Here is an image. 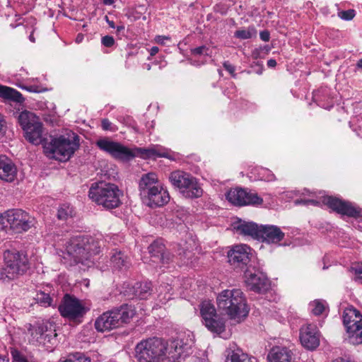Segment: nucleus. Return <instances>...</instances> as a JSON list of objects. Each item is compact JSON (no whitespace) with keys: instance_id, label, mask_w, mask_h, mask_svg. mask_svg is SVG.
I'll use <instances>...</instances> for the list:
<instances>
[{"instance_id":"f257e3e1","label":"nucleus","mask_w":362,"mask_h":362,"mask_svg":"<svg viewBox=\"0 0 362 362\" xmlns=\"http://www.w3.org/2000/svg\"><path fill=\"white\" fill-rule=\"evenodd\" d=\"M103 241L91 236L77 235L70 238L62 250L64 259L70 265L81 263L89 266L94 263V257L101 251Z\"/></svg>"},{"instance_id":"f03ea898","label":"nucleus","mask_w":362,"mask_h":362,"mask_svg":"<svg viewBox=\"0 0 362 362\" xmlns=\"http://www.w3.org/2000/svg\"><path fill=\"white\" fill-rule=\"evenodd\" d=\"M139 191L142 202L150 208L160 207L168 203L170 195L155 173L141 175Z\"/></svg>"},{"instance_id":"7ed1b4c3","label":"nucleus","mask_w":362,"mask_h":362,"mask_svg":"<svg viewBox=\"0 0 362 362\" xmlns=\"http://www.w3.org/2000/svg\"><path fill=\"white\" fill-rule=\"evenodd\" d=\"M218 309L228 318L240 323L249 313V307L243 293L240 289L224 290L216 298Z\"/></svg>"},{"instance_id":"20e7f679","label":"nucleus","mask_w":362,"mask_h":362,"mask_svg":"<svg viewBox=\"0 0 362 362\" xmlns=\"http://www.w3.org/2000/svg\"><path fill=\"white\" fill-rule=\"evenodd\" d=\"M122 195L116 185L104 181L93 183L88 191L89 198L106 209L119 207L122 204L120 198Z\"/></svg>"},{"instance_id":"39448f33","label":"nucleus","mask_w":362,"mask_h":362,"mask_svg":"<svg viewBox=\"0 0 362 362\" xmlns=\"http://www.w3.org/2000/svg\"><path fill=\"white\" fill-rule=\"evenodd\" d=\"M44 152L50 158L61 162L68 160L79 147V137L75 134L68 136L51 137L44 144Z\"/></svg>"},{"instance_id":"423d86ee","label":"nucleus","mask_w":362,"mask_h":362,"mask_svg":"<svg viewBox=\"0 0 362 362\" xmlns=\"http://www.w3.org/2000/svg\"><path fill=\"white\" fill-rule=\"evenodd\" d=\"M35 219L26 211L13 209L0 215V230L9 228L16 233L28 231L35 226Z\"/></svg>"},{"instance_id":"0eeeda50","label":"nucleus","mask_w":362,"mask_h":362,"mask_svg":"<svg viewBox=\"0 0 362 362\" xmlns=\"http://www.w3.org/2000/svg\"><path fill=\"white\" fill-rule=\"evenodd\" d=\"M164 339L151 337L141 341L135 347L138 362H160L163 361Z\"/></svg>"},{"instance_id":"6e6552de","label":"nucleus","mask_w":362,"mask_h":362,"mask_svg":"<svg viewBox=\"0 0 362 362\" xmlns=\"http://www.w3.org/2000/svg\"><path fill=\"white\" fill-rule=\"evenodd\" d=\"M28 332L30 334L29 342L32 344H41L52 351L57 343L55 325L52 322L46 320L30 325Z\"/></svg>"},{"instance_id":"1a4fd4ad","label":"nucleus","mask_w":362,"mask_h":362,"mask_svg":"<svg viewBox=\"0 0 362 362\" xmlns=\"http://www.w3.org/2000/svg\"><path fill=\"white\" fill-rule=\"evenodd\" d=\"M3 270L8 279L25 274L30 268L27 255L24 252L7 250L4 252Z\"/></svg>"},{"instance_id":"9d476101","label":"nucleus","mask_w":362,"mask_h":362,"mask_svg":"<svg viewBox=\"0 0 362 362\" xmlns=\"http://www.w3.org/2000/svg\"><path fill=\"white\" fill-rule=\"evenodd\" d=\"M18 122L28 141L34 145L42 143L43 124L38 117L31 112L25 110L19 114Z\"/></svg>"},{"instance_id":"9b49d317","label":"nucleus","mask_w":362,"mask_h":362,"mask_svg":"<svg viewBox=\"0 0 362 362\" xmlns=\"http://www.w3.org/2000/svg\"><path fill=\"white\" fill-rule=\"evenodd\" d=\"M200 314L202 322L212 332L221 334L225 331V320L216 313L214 305L208 300L203 301L200 305Z\"/></svg>"},{"instance_id":"f8f14e48","label":"nucleus","mask_w":362,"mask_h":362,"mask_svg":"<svg viewBox=\"0 0 362 362\" xmlns=\"http://www.w3.org/2000/svg\"><path fill=\"white\" fill-rule=\"evenodd\" d=\"M97 146L102 151L109 153L117 160L127 161L136 156V151L123 146L120 143L112 141L107 139H99L96 142Z\"/></svg>"},{"instance_id":"ddd939ff","label":"nucleus","mask_w":362,"mask_h":362,"mask_svg":"<svg viewBox=\"0 0 362 362\" xmlns=\"http://www.w3.org/2000/svg\"><path fill=\"white\" fill-rule=\"evenodd\" d=\"M163 360L169 362H182L189 354V346L182 340H164Z\"/></svg>"},{"instance_id":"4468645a","label":"nucleus","mask_w":362,"mask_h":362,"mask_svg":"<svg viewBox=\"0 0 362 362\" xmlns=\"http://www.w3.org/2000/svg\"><path fill=\"white\" fill-rule=\"evenodd\" d=\"M322 202L341 215L355 218L361 217V209L351 202L333 197H324Z\"/></svg>"},{"instance_id":"2eb2a0df","label":"nucleus","mask_w":362,"mask_h":362,"mask_svg":"<svg viewBox=\"0 0 362 362\" xmlns=\"http://www.w3.org/2000/svg\"><path fill=\"white\" fill-rule=\"evenodd\" d=\"M59 311L62 316L69 320H76L83 317L86 310L81 301L69 294H66L59 305Z\"/></svg>"},{"instance_id":"dca6fc26","label":"nucleus","mask_w":362,"mask_h":362,"mask_svg":"<svg viewBox=\"0 0 362 362\" xmlns=\"http://www.w3.org/2000/svg\"><path fill=\"white\" fill-rule=\"evenodd\" d=\"M252 249L247 245L233 246L228 252L229 264L235 269H244L250 261Z\"/></svg>"},{"instance_id":"f3484780","label":"nucleus","mask_w":362,"mask_h":362,"mask_svg":"<svg viewBox=\"0 0 362 362\" xmlns=\"http://www.w3.org/2000/svg\"><path fill=\"white\" fill-rule=\"evenodd\" d=\"M227 200L236 206L259 205L263 199L257 193L247 192L243 189H232L226 194Z\"/></svg>"},{"instance_id":"a211bd4d","label":"nucleus","mask_w":362,"mask_h":362,"mask_svg":"<svg viewBox=\"0 0 362 362\" xmlns=\"http://www.w3.org/2000/svg\"><path fill=\"white\" fill-rule=\"evenodd\" d=\"M301 344L308 350H314L320 345V332L315 325L306 324L300 329Z\"/></svg>"},{"instance_id":"6ab92c4d","label":"nucleus","mask_w":362,"mask_h":362,"mask_svg":"<svg viewBox=\"0 0 362 362\" xmlns=\"http://www.w3.org/2000/svg\"><path fill=\"white\" fill-rule=\"evenodd\" d=\"M94 325L100 332H109L121 327L115 309L106 311L98 317Z\"/></svg>"},{"instance_id":"aec40b11","label":"nucleus","mask_w":362,"mask_h":362,"mask_svg":"<svg viewBox=\"0 0 362 362\" xmlns=\"http://www.w3.org/2000/svg\"><path fill=\"white\" fill-rule=\"evenodd\" d=\"M285 233L279 227L274 225H260L259 240L268 244L279 245L284 238Z\"/></svg>"},{"instance_id":"412c9836","label":"nucleus","mask_w":362,"mask_h":362,"mask_svg":"<svg viewBox=\"0 0 362 362\" xmlns=\"http://www.w3.org/2000/svg\"><path fill=\"white\" fill-rule=\"evenodd\" d=\"M245 277V284L250 291L256 293H263L268 290L269 287L267 278L262 273H252L247 271Z\"/></svg>"},{"instance_id":"4be33fe9","label":"nucleus","mask_w":362,"mask_h":362,"mask_svg":"<svg viewBox=\"0 0 362 362\" xmlns=\"http://www.w3.org/2000/svg\"><path fill=\"white\" fill-rule=\"evenodd\" d=\"M124 294L129 298H146L151 293V283L148 281L136 282L129 286V284H124Z\"/></svg>"},{"instance_id":"5701e85b","label":"nucleus","mask_w":362,"mask_h":362,"mask_svg":"<svg viewBox=\"0 0 362 362\" xmlns=\"http://www.w3.org/2000/svg\"><path fill=\"white\" fill-rule=\"evenodd\" d=\"M16 176L17 168L13 161L5 155H0V179L11 182Z\"/></svg>"},{"instance_id":"b1692460","label":"nucleus","mask_w":362,"mask_h":362,"mask_svg":"<svg viewBox=\"0 0 362 362\" xmlns=\"http://www.w3.org/2000/svg\"><path fill=\"white\" fill-rule=\"evenodd\" d=\"M233 229L239 234L250 236L259 240L260 226L253 223L238 219L233 224Z\"/></svg>"},{"instance_id":"393cba45","label":"nucleus","mask_w":362,"mask_h":362,"mask_svg":"<svg viewBox=\"0 0 362 362\" xmlns=\"http://www.w3.org/2000/svg\"><path fill=\"white\" fill-rule=\"evenodd\" d=\"M165 246L162 239H158L152 243L148 247L149 252L152 257L159 259L163 264H168L171 259V255L165 252Z\"/></svg>"},{"instance_id":"a878e982","label":"nucleus","mask_w":362,"mask_h":362,"mask_svg":"<svg viewBox=\"0 0 362 362\" xmlns=\"http://www.w3.org/2000/svg\"><path fill=\"white\" fill-rule=\"evenodd\" d=\"M180 193L185 198L197 199L202 197L203 189L197 179L192 176Z\"/></svg>"},{"instance_id":"bb28decb","label":"nucleus","mask_w":362,"mask_h":362,"mask_svg":"<svg viewBox=\"0 0 362 362\" xmlns=\"http://www.w3.org/2000/svg\"><path fill=\"white\" fill-rule=\"evenodd\" d=\"M292 353L285 347L276 346L267 356L268 362H291Z\"/></svg>"},{"instance_id":"cd10ccee","label":"nucleus","mask_w":362,"mask_h":362,"mask_svg":"<svg viewBox=\"0 0 362 362\" xmlns=\"http://www.w3.org/2000/svg\"><path fill=\"white\" fill-rule=\"evenodd\" d=\"M362 322V315L354 307L344 310L343 313V323L346 329L349 326H354Z\"/></svg>"},{"instance_id":"c85d7f7f","label":"nucleus","mask_w":362,"mask_h":362,"mask_svg":"<svg viewBox=\"0 0 362 362\" xmlns=\"http://www.w3.org/2000/svg\"><path fill=\"white\" fill-rule=\"evenodd\" d=\"M192 175L182 170H175L170 173L169 180L172 185L179 190V192L183 189L189 182Z\"/></svg>"},{"instance_id":"c756f323","label":"nucleus","mask_w":362,"mask_h":362,"mask_svg":"<svg viewBox=\"0 0 362 362\" xmlns=\"http://www.w3.org/2000/svg\"><path fill=\"white\" fill-rule=\"evenodd\" d=\"M115 310L121 327L123 324L129 322L136 314L134 308L129 305H123Z\"/></svg>"},{"instance_id":"7c9ffc66","label":"nucleus","mask_w":362,"mask_h":362,"mask_svg":"<svg viewBox=\"0 0 362 362\" xmlns=\"http://www.w3.org/2000/svg\"><path fill=\"white\" fill-rule=\"evenodd\" d=\"M136 153H140L146 158L167 157L165 149L160 146H152L148 148H136Z\"/></svg>"},{"instance_id":"2f4dec72","label":"nucleus","mask_w":362,"mask_h":362,"mask_svg":"<svg viewBox=\"0 0 362 362\" xmlns=\"http://www.w3.org/2000/svg\"><path fill=\"white\" fill-rule=\"evenodd\" d=\"M0 98L9 100L17 103H21L23 100L22 94L14 88L0 84Z\"/></svg>"},{"instance_id":"473e14b6","label":"nucleus","mask_w":362,"mask_h":362,"mask_svg":"<svg viewBox=\"0 0 362 362\" xmlns=\"http://www.w3.org/2000/svg\"><path fill=\"white\" fill-rule=\"evenodd\" d=\"M226 362H256V359L242 350L237 349L228 354Z\"/></svg>"},{"instance_id":"72a5a7b5","label":"nucleus","mask_w":362,"mask_h":362,"mask_svg":"<svg viewBox=\"0 0 362 362\" xmlns=\"http://www.w3.org/2000/svg\"><path fill=\"white\" fill-rule=\"evenodd\" d=\"M349 341L352 344H360L362 343V322L361 324L349 326L346 329Z\"/></svg>"},{"instance_id":"f704fd0d","label":"nucleus","mask_w":362,"mask_h":362,"mask_svg":"<svg viewBox=\"0 0 362 362\" xmlns=\"http://www.w3.org/2000/svg\"><path fill=\"white\" fill-rule=\"evenodd\" d=\"M110 262L115 269H122L127 264V257L121 251L114 252L111 256Z\"/></svg>"},{"instance_id":"c9c22d12","label":"nucleus","mask_w":362,"mask_h":362,"mask_svg":"<svg viewBox=\"0 0 362 362\" xmlns=\"http://www.w3.org/2000/svg\"><path fill=\"white\" fill-rule=\"evenodd\" d=\"M309 308L313 315H320L326 312L327 306L325 300H315L310 303Z\"/></svg>"},{"instance_id":"e433bc0d","label":"nucleus","mask_w":362,"mask_h":362,"mask_svg":"<svg viewBox=\"0 0 362 362\" xmlns=\"http://www.w3.org/2000/svg\"><path fill=\"white\" fill-rule=\"evenodd\" d=\"M34 299L37 304L42 307L54 306L52 298L45 291H37Z\"/></svg>"},{"instance_id":"4c0bfd02","label":"nucleus","mask_w":362,"mask_h":362,"mask_svg":"<svg viewBox=\"0 0 362 362\" xmlns=\"http://www.w3.org/2000/svg\"><path fill=\"white\" fill-rule=\"evenodd\" d=\"M257 30L254 26H249L245 29L238 30L235 32L234 36L240 40H248L256 37Z\"/></svg>"},{"instance_id":"58836bf2","label":"nucleus","mask_w":362,"mask_h":362,"mask_svg":"<svg viewBox=\"0 0 362 362\" xmlns=\"http://www.w3.org/2000/svg\"><path fill=\"white\" fill-rule=\"evenodd\" d=\"M63 362H91V359L83 353L76 352L69 355Z\"/></svg>"},{"instance_id":"ea45409f","label":"nucleus","mask_w":362,"mask_h":362,"mask_svg":"<svg viewBox=\"0 0 362 362\" xmlns=\"http://www.w3.org/2000/svg\"><path fill=\"white\" fill-rule=\"evenodd\" d=\"M257 179L259 180H263L266 182H272L274 180L275 176L268 169L259 168L258 170V176Z\"/></svg>"},{"instance_id":"a19ab883","label":"nucleus","mask_w":362,"mask_h":362,"mask_svg":"<svg viewBox=\"0 0 362 362\" xmlns=\"http://www.w3.org/2000/svg\"><path fill=\"white\" fill-rule=\"evenodd\" d=\"M72 209L69 206L64 204L60 206L57 211V217L60 220H66L72 215Z\"/></svg>"},{"instance_id":"79ce46f5","label":"nucleus","mask_w":362,"mask_h":362,"mask_svg":"<svg viewBox=\"0 0 362 362\" xmlns=\"http://www.w3.org/2000/svg\"><path fill=\"white\" fill-rule=\"evenodd\" d=\"M11 355L15 362H28L27 358L21 351L16 349H12L11 350Z\"/></svg>"},{"instance_id":"37998d69","label":"nucleus","mask_w":362,"mask_h":362,"mask_svg":"<svg viewBox=\"0 0 362 362\" xmlns=\"http://www.w3.org/2000/svg\"><path fill=\"white\" fill-rule=\"evenodd\" d=\"M355 15H356V11L354 9L341 11L338 13L339 17L345 21L352 20L354 18Z\"/></svg>"},{"instance_id":"c03bdc74","label":"nucleus","mask_w":362,"mask_h":362,"mask_svg":"<svg viewBox=\"0 0 362 362\" xmlns=\"http://www.w3.org/2000/svg\"><path fill=\"white\" fill-rule=\"evenodd\" d=\"M351 272L354 274V281L362 284V264L352 267Z\"/></svg>"},{"instance_id":"a18cd8bd","label":"nucleus","mask_w":362,"mask_h":362,"mask_svg":"<svg viewBox=\"0 0 362 362\" xmlns=\"http://www.w3.org/2000/svg\"><path fill=\"white\" fill-rule=\"evenodd\" d=\"M102 129L105 131H110L112 132H116L117 128L116 125L113 124L109 119H103L101 121Z\"/></svg>"},{"instance_id":"49530a36","label":"nucleus","mask_w":362,"mask_h":362,"mask_svg":"<svg viewBox=\"0 0 362 362\" xmlns=\"http://www.w3.org/2000/svg\"><path fill=\"white\" fill-rule=\"evenodd\" d=\"M191 52L194 56L209 55V48L204 45L192 49Z\"/></svg>"},{"instance_id":"de8ad7c7","label":"nucleus","mask_w":362,"mask_h":362,"mask_svg":"<svg viewBox=\"0 0 362 362\" xmlns=\"http://www.w3.org/2000/svg\"><path fill=\"white\" fill-rule=\"evenodd\" d=\"M190 242L192 243H185L184 245L182 246V252H179V255H182V252L183 255H185L187 252H191L194 250V247H196V243L194 239L191 238Z\"/></svg>"},{"instance_id":"09e8293b","label":"nucleus","mask_w":362,"mask_h":362,"mask_svg":"<svg viewBox=\"0 0 362 362\" xmlns=\"http://www.w3.org/2000/svg\"><path fill=\"white\" fill-rule=\"evenodd\" d=\"M102 44L106 47H111L115 45V39L112 36L105 35L102 37Z\"/></svg>"},{"instance_id":"8fccbe9b","label":"nucleus","mask_w":362,"mask_h":362,"mask_svg":"<svg viewBox=\"0 0 362 362\" xmlns=\"http://www.w3.org/2000/svg\"><path fill=\"white\" fill-rule=\"evenodd\" d=\"M223 67L225 68V69L226 71H228L233 76H235V66L233 65H232L230 63H229L228 62H225L223 63Z\"/></svg>"},{"instance_id":"3c124183","label":"nucleus","mask_w":362,"mask_h":362,"mask_svg":"<svg viewBox=\"0 0 362 362\" xmlns=\"http://www.w3.org/2000/svg\"><path fill=\"white\" fill-rule=\"evenodd\" d=\"M6 132V122L3 116L0 114V136H3Z\"/></svg>"},{"instance_id":"603ef678","label":"nucleus","mask_w":362,"mask_h":362,"mask_svg":"<svg viewBox=\"0 0 362 362\" xmlns=\"http://www.w3.org/2000/svg\"><path fill=\"white\" fill-rule=\"evenodd\" d=\"M260 39L264 42H268L270 39L269 32L267 30H263L259 33Z\"/></svg>"},{"instance_id":"864d4df0","label":"nucleus","mask_w":362,"mask_h":362,"mask_svg":"<svg viewBox=\"0 0 362 362\" xmlns=\"http://www.w3.org/2000/svg\"><path fill=\"white\" fill-rule=\"evenodd\" d=\"M26 89L30 91V92H33V93H39L40 92V90H39L38 87L37 86H28L26 88Z\"/></svg>"},{"instance_id":"5fc2aeb1","label":"nucleus","mask_w":362,"mask_h":362,"mask_svg":"<svg viewBox=\"0 0 362 362\" xmlns=\"http://www.w3.org/2000/svg\"><path fill=\"white\" fill-rule=\"evenodd\" d=\"M267 66L270 68H274L276 66V61L274 59H270L267 61Z\"/></svg>"},{"instance_id":"6e6d98bb","label":"nucleus","mask_w":362,"mask_h":362,"mask_svg":"<svg viewBox=\"0 0 362 362\" xmlns=\"http://www.w3.org/2000/svg\"><path fill=\"white\" fill-rule=\"evenodd\" d=\"M170 38L168 37H165V36H157L156 37V41L158 43H160V44H164V40H169Z\"/></svg>"},{"instance_id":"4d7b16f0","label":"nucleus","mask_w":362,"mask_h":362,"mask_svg":"<svg viewBox=\"0 0 362 362\" xmlns=\"http://www.w3.org/2000/svg\"><path fill=\"white\" fill-rule=\"evenodd\" d=\"M158 51H159L158 47L153 46L150 49L149 52H150L151 56H154L158 52Z\"/></svg>"},{"instance_id":"13d9d810","label":"nucleus","mask_w":362,"mask_h":362,"mask_svg":"<svg viewBox=\"0 0 362 362\" xmlns=\"http://www.w3.org/2000/svg\"><path fill=\"white\" fill-rule=\"evenodd\" d=\"M295 204H296L308 205V199H296L295 201Z\"/></svg>"},{"instance_id":"bf43d9fd","label":"nucleus","mask_w":362,"mask_h":362,"mask_svg":"<svg viewBox=\"0 0 362 362\" xmlns=\"http://www.w3.org/2000/svg\"><path fill=\"white\" fill-rule=\"evenodd\" d=\"M309 204L314 205V206H320V202L315 199H308V205H309Z\"/></svg>"},{"instance_id":"052dcab7","label":"nucleus","mask_w":362,"mask_h":362,"mask_svg":"<svg viewBox=\"0 0 362 362\" xmlns=\"http://www.w3.org/2000/svg\"><path fill=\"white\" fill-rule=\"evenodd\" d=\"M105 21L110 28H115V23L110 21L107 16H105Z\"/></svg>"},{"instance_id":"680f3d73","label":"nucleus","mask_w":362,"mask_h":362,"mask_svg":"<svg viewBox=\"0 0 362 362\" xmlns=\"http://www.w3.org/2000/svg\"><path fill=\"white\" fill-rule=\"evenodd\" d=\"M332 362H352L349 359H345L343 358H338L332 361Z\"/></svg>"},{"instance_id":"e2e57ef3","label":"nucleus","mask_w":362,"mask_h":362,"mask_svg":"<svg viewBox=\"0 0 362 362\" xmlns=\"http://www.w3.org/2000/svg\"><path fill=\"white\" fill-rule=\"evenodd\" d=\"M117 29V32L119 33L120 32L123 31L124 30V25L123 24L117 25L115 27Z\"/></svg>"},{"instance_id":"0e129e2a","label":"nucleus","mask_w":362,"mask_h":362,"mask_svg":"<svg viewBox=\"0 0 362 362\" xmlns=\"http://www.w3.org/2000/svg\"><path fill=\"white\" fill-rule=\"evenodd\" d=\"M115 2V0H103V3L105 5H112Z\"/></svg>"},{"instance_id":"69168bd1","label":"nucleus","mask_w":362,"mask_h":362,"mask_svg":"<svg viewBox=\"0 0 362 362\" xmlns=\"http://www.w3.org/2000/svg\"><path fill=\"white\" fill-rule=\"evenodd\" d=\"M356 66L358 68L362 69V58L357 62Z\"/></svg>"},{"instance_id":"338daca9","label":"nucleus","mask_w":362,"mask_h":362,"mask_svg":"<svg viewBox=\"0 0 362 362\" xmlns=\"http://www.w3.org/2000/svg\"><path fill=\"white\" fill-rule=\"evenodd\" d=\"M144 68L146 69V70L149 71L151 68V66L150 64H145L144 65Z\"/></svg>"},{"instance_id":"774afa93","label":"nucleus","mask_w":362,"mask_h":362,"mask_svg":"<svg viewBox=\"0 0 362 362\" xmlns=\"http://www.w3.org/2000/svg\"><path fill=\"white\" fill-rule=\"evenodd\" d=\"M29 40L32 42H35V37L33 36V34L31 33L29 36Z\"/></svg>"}]
</instances>
